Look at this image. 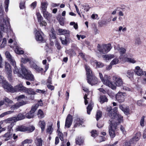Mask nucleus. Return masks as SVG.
Listing matches in <instances>:
<instances>
[{
    "instance_id": "nucleus-1",
    "label": "nucleus",
    "mask_w": 146,
    "mask_h": 146,
    "mask_svg": "<svg viewBox=\"0 0 146 146\" xmlns=\"http://www.w3.org/2000/svg\"><path fill=\"white\" fill-rule=\"evenodd\" d=\"M106 110L108 112V115L111 119H113L111 120L113 122H116L117 125H119L120 123L123 121V117L117 113V107H115L113 109L111 107H107Z\"/></svg>"
},
{
    "instance_id": "nucleus-2",
    "label": "nucleus",
    "mask_w": 146,
    "mask_h": 146,
    "mask_svg": "<svg viewBox=\"0 0 146 146\" xmlns=\"http://www.w3.org/2000/svg\"><path fill=\"white\" fill-rule=\"evenodd\" d=\"M99 77L101 81L104 84L108 86L113 90L116 89V87L111 80V77L107 75H105L104 77L103 76L102 74L100 73H99Z\"/></svg>"
},
{
    "instance_id": "nucleus-3",
    "label": "nucleus",
    "mask_w": 146,
    "mask_h": 146,
    "mask_svg": "<svg viewBox=\"0 0 146 146\" xmlns=\"http://www.w3.org/2000/svg\"><path fill=\"white\" fill-rule=\"evenodd\" d=\"M116 122H113L111 120H109V123L110 124V126L109 128V135L111 138H113L115 136V133L114 130L113 129V128L115 129L117 128V126L118 125H117Z\"/></svg>"
},
{
    "instance_id": "nucleus-4",
    "label": "nucleus",
    "mask_w": 146,
    "mask_h": 146,
    "mask_svg": "<svg viewBox=\"0 0 146 146\" xmlns=\"http://www.w3.org/2000/svg\"><path fill=\"white\" fill-rule=\"evenodd\" d=\"M11 31L10 25H3L2 23H1L0 24V41H1L3 38L2 32L8 33Z\"/></svg>"
},
{
    "instance_id": "nucleus-5",
    "label": "nucleus",
    "mask_w": 146,
    "mask_h": 146,
    "mask_svg": "<svg viewBox=\"0 0 146 146\" xmlns=\"http://www.w3.org/2000/svg\"><path fill=\"white\" fill-rule=\"evenodd\" d=\"M111 48V44H104L98 48L99 51L102 54H105L109 52Z\"/></svg>"
},
{
    "instance_id": "nucleus-6",
    "label": "nucleus",
    "mask_w": 146,
    "mask_h": 146,
    "mask_svg": "<svg viewBox=\"0 0 146 146\" xmlns=\"http://www.w3.org/2000/svg\"><path fill=\"white\" fill-rule=\"evenodd\" d=\"M126 94L121 92H119L115 95L116 100L119 103H121L125 101Z\"/></svg>"
},
{
    "instance_id": "nucleus-7",
    "label": "nucleus",
    "mask_w": 146,
    "mask_h": 146,
    "mask_svg": "<svg viewBox=\"0 0 146 146\" xmlns=\"http://www.w3.org/2000/svg\"><path fill=\"white\" fill-rule=\"evenodd\" d=\"M2 85L3 88L7 92H14V89L6 81L3 80L2 82Z\"/></svg>"
},
{
    "instance_id": "nucleus-8",
    "label": "nucleus",
    "mask_w": 146,
    "mask_h": 146,
    "mask_svg": "<svg viewBox=\"0 0 146 146\" xmlns=\"http://www.w3.org/2000/svg\"><path fill=\"white\" fill-rule=\"evenodd\" d=\"M35 36L37 41L42 42H45L44 35L41 31H37L35 34Z\"/></svg>"
},
{
    "instance_id": "nucleus-9",
    "label": "nucleus",
    "mask_w": 146,
    "mask_h": 146,
    "mask_svg": "<svg viewBox=\"0 0 146 146\" xmlns=\"http://www.w3.org/2000/svg\"><path fill=\"white\" fill-rule=\"evenodd\" d=\"M113 80L116 86H120L122 85L123 82L122 79L119 76H114L113 77Z\"/></svg>"
},
{
    "instance_id": "nucleus-10",
    "label": "nucleus",
    "mask_w": 146,
    "mask_h": 146,
    "mask_svg": "<svg viewBox=\"0 0 146 146\" xmlns=\"http://www.w3.org/2000/svg\"><path fill=\"white\" fill-rule=\"evenodd\" d=\"M88 82L90 84L93 85L98 82V79L94 75L88 76L87 78Z\"/></svg>"
},
{
    "instance_id": "nucleus-11",
    "label": "nucleus",
    "mask_w": 146,
    "mask_h": 146,
    "mask_svg": "<svg viewBox=\"0 0 146 146\" xmlns=\"http://www.w3.org/2000/svg\"><path fill=\"white\" fill-rule=\"evenodd\" d=\"M73 120L72 116L70 114H68L66 120L65 127L68 128H69L72 125Z\"/></svg>"
},
{
    "instance_id": "nucleus-12",
    "label": "nucleus",
    "mask_w": 146,
    "mask_h": 146,
    "mask_svg": "<svg viewBox=\"0 0 146 146\" xmlns=\"http://www.w3.org/2000/svg\"><path fill=\"white\" fill-rule=\"evenodd\" d=\"M36 15L38 19V22L40 25L41 26H46L47 25V23L45 21L43 20V18L41 16L40 14L39 13H36Z\"/></svg>"
},
{
    "instance_id": "nucleus-13",
    "label": "nucleus",
    "mask_w": 146,
    "mask_h": 146,
    "mask_svg": "<svg viewBox=\"0 0 146 146\" xmlns=\"http://www.w3.org/2000/svg\"><path fill=\"white\" fill-rule=\"evenodd\" d=\"M58 32L60 35H64L65 38H68L70 36V32L68 30L60 29L58 30Z\"/></svg>"
},
{
    "instance_id": "nucleus-14",
    "label": "nucleus",
    "mask_w": 146,
    "mask_h": 146,
    "mask_svg": "<svg viewBox=\"0 0 146 146\" xmlns=\"http://www.w3.org/2000/svg\"><path fill=\"white\" fill-rule=\"evenodd\" d=\"M5 72L8 75L9 77H11L12 71L10 64L7 62L5 63Z\"/></svg>"
},
{
    "instance_id": "nucleus-15",
    "label": "nucleus",
    "mask_w": 146,
    "mask_h": 146,
    "mask_svg": "<svg viewBox=\"0 0 146 146\" xmlns=\"http://www.w3.org/2000/svg\"><path fill=\"white\" fill-rule=\"evenodd\" d=\"M27 88L23 86L21 84L17 85L15 87L14 91L15 92L22 91L26 92Z\"/></svg>"
},
{
    "instance_id": "nucleus-16",
    "label": "nucleus",
    "mask_w": 146,
    "mask_h": 146,
    "mask_svg": "<svg viewBox=\"0 0 146 146\" xmlns=\"http://www.w3.org/2000/svg\"><path fill=\"white\" fill-rule=\"evenodd\" d=\"M30 66L31 67L35 69L37 71L39 72L42 71L43 70L42 68H40L37 66L34 61L30 60Z\"/></svg>"
},
{
    "instance_id": "nucleus-17",
    "label": "nucleus",
    "mask_w": 146,
    "mask_h": 146,
    "mask_svg": "<svg viewBox=\"0 0 146 146\" xmlns=\"http://www.w3.org/2000/svg\"><path fill=\"white\" fill-rule=\"evenodd\" d=\"M6 57L7 59L13 65H15V62L14 59V58L12 56L9 52L8 51H6L5 53Z\"/></svg>"
},
{
    "instance_id": "nucleus-18",
    "label": "nucleus",
    "mask_w": 146,
    "mask_h": 146,
    "mask_svg": "<svg viewBox=\"0 0 146 146\" xmlns=\"http://www.w3.org/2000/svg\"><path fill=\"white\" fill-rule=\"evenodd\" d=\"M27 103L26 102L22 101L17 103L15 104L12 106L11 108L12 109L15 110L19 108L20 106L25 105Z\"/></svg>"
},
{
    "instance_id": "nucleus-19",
    "label": "nucleus",
    "mask_w": 146,
    "mask_h": 146,
    "mask_svg": "<svg viewBox=\"0 0 146 146\" xmlns=\"http://www.w3.org/2000/svg\"><path fill=\"white\" fill-rule=\"evenodd\" d=\"M25 118V116L21 113H19L17 117H13L11 118V120L14 122H15L21 120Z\"/></svg>"
},
{
    "instance_id": "nucleus-20",
    "label": "nucleus",
    "mask_w": 146,
    "mask_h": 146,
    "mask_svg": "<svg viewBox=\"0 0 146 146\" xmlns=\"http://www.w3.org/2000/svg\"><path fill=\"white\" fill-rule=\"evenodd\" d=\"M114 48L115 50H117L119 51V53L121 55H122L123 54L125 53L126 50L123 47H120V45L118 44L117 46H115Z\"/></svg>"
},
{
    "instance_id": "nucleus-21",
    "label": "nucleus",
    "mask_w": 146,
    "mask_h": 146,
    "mask_svg": "<svg viewBox=\"0 0 146 146\" xmlns=\"http://www.w3.org/2000/svg\"><path fill=\"white\" fill-rule=\"evenodd\" d=\"M134 72L136 74L139 76L143 75L144 73L143 72L142 70L139 66H137L135 67Z\"/></svg>"
},
{
    "instance_id": "nucleus-22",
    "label": "nucleus",
    "mask_w": 146,
    "mask_h": 146,
    "mask_svg": "<svg viewBox=\"0 0 146 146\" xmlns=\"http://www.w3.org/2000/svg\"><path fill=\"white\" fill-rule=\"evenodd\" d=\"M91 63L92 64L94 65V64H95V65H96V67L98 68H102L104 66V64L100 62H98L96 60H91Z\"/></svg>"
},
{
    "instance_id": "nucleus-23",
    "label": "nucleus",
    "mask_w": 146,
    "mask_h": 146,
    "mask_svg": "<svg viewBox=\"0 0 146 146\" xmlns=\"http://www.w3.org/2000/svg\"><path fill=\"white\" fill-rule=\"evenodd\" d=\"M21 70L24 76L31 72L30 71L28 70L25 66H23L22 64H21Z\"/></svg>"
},
{
    "instance_id": "nucleus-24",
    "label": "nucleus",
    "mask_w": 146,
    "mask_h": 146,
    "mask_svg": "<svg viewBox=\"0 0 146 146\" xmlns=\"http://www.w3.org/2000/svg\"><path fill=\"white\" fill-rule=\"evenodd\" d=\"M85 68L86 71V75H87V78L88 76H90L94 75L92 73V71L90 69V68L86 65H85Z\"/></svg>"
},
{
    "instance_id": "nucleus-25",
    "label": "nucleus",
    "mask_w": 146,
    "mask_h": 146,
    "mask_svg": "<svg viewBox=\"0 0 146 146\" xmlns=\"http://www.w3.org/2000/svg\"><path fill=\"white\" fill-rule=\"evenodd\" d=\"M25 78L27 80L30 81H34L35 80L33 75L31 73V72L25 76Z\"/></svg>"
},
{
    "instance_id": "nucleus-26",
    "label": "nucleus",
    "mask_w": 146,
    "mask_h": 146,
    "mask_svg": "<svg viewBox=\"0 0 146 146\" xmlns=\"http://www.w3.org/2000/svg\"><path fill=\"white\" fill-rule=\"evenodd\" d=\"M26 126L21 125L17 126L15 129L16 131L24 132L26 131Z\"/></svg>"
},
{
    "instance_id": "nucleus-27",
    "label": "nucleus",
    "mask_w": 146,
    "mask_h": 146,
    "mask_svg": "<svg viewBox=\"0 0 146 146\" xmlns=\"http://www.w3.org/2000/svg\"><path fill=\"white\" fill-rule=\"evenodd\" d=\"M108 100L106 96L105 95H100L99 99V101L101 104L107 102Z\"/></svg>"
},
{
    "instance_id": "nucleus-28",
    "label": "nucleus",
    "mask_w": 146,
    "mask_h": 146,
    "mask_svg": "<svg viewBox=\"0 0 146 146\" xmlns=\"http://www.w3.org/2000/svg\"><path fill=\"white\" fill-rule=\"evenodd\" d=\"M114 57V55L111 54L103 55L102 56L103 58L106 61L111 60Z\"/></svg>"
},
{
    "instance_id": "nucleus-29",
    "label": "nucleus",
    "mask_w": 146,
    "mask_h": 146,
    "mask_svg": "<svg viewBox=\"0 0 146 146\" xmlns=\"http://www.w3.org/2000/svg\"><path fill=\"white\" fill-rule=\"evenodd\" d=\"M3 137L5 141H7L12 137V134L10 133H7L4 135Z\"/></svg>"
},
{
    "instance_id": "nucleus-30",
    "label": "nucleus",
    "mask_w": 146,
    "mask_h": 146,
    "mask_svg": "<svg viewBox=\"0 0 146 146\" xmlns=\"http://www.w3.org/2000/svg\"><path fill=\"white\" fill-rule=\"evenodd\" d=\"M76 124L74 125V127H76L78 125L79 126L80 125H82V124L83 121L82 119H80L79 118H78L76 120Z\"/></svg>"
},
{
    "instance_id": "nucleus-31",
    "label": "nucleus",
    "mask_w": 146,
    "mask_h": 146,
    "mask_svg": "<svg viewBox=\"0 0 146 146\" xmlns=\"http://www.w3.org/2000/svg\"><path fill=\"white\" fill-rule=\"evenodd\" d=\"M35 142L36 146H42V140L41 138H36Z\"/></svg>"
},
{
    "instance_id": "nucleus-32",
    "label": "nucleus",
    "mask_w": 146,
    "mask_h": 146,
    "mask_svg": "<svg viewBox=\"0 0 146 146\" xmlns=\"http://www.w3.org/2000/svg\"><path fill=\"white\" fill-rule=\"evenodd\" d=\"M39 124L41 129L42 131H44L46 125L45 121H40L39 122Z\"/></svg>"
},
{
    "instance_id": "nucleus-33",
    "label": "nucleus",
    "mask_w": 146,
    "mask_h": 146,
    "mask_svg": "<svg viewBox=\"0 0 146 146\" xmlns=\"http://www.w3.org/2000/svg\"><path fill=\"white\" fill-rule=\"evenodd\" d=\"M48 4L46 2H43L41 3V8L42 11H46L47 6Z\"/></svg>"
},
{
    "instance_id": "nucleus-34",
    "label": "nucleus",
    "mask_w": 146,
    "mask_h": 146,
    "mask_svg": "<svg viewBox=\"0 0 146 146\" xmlns=\"http://www.w3.org/2000/svg\"><path fill=\"white\" fill-rule=\"evenodd\" d=\"M14 66V69L13 70V72L15 74H17L18 76L19 77H22V76L21 75L19 72V70L17 68L16 66V64L15 65H13Z\"/></svg>"
},
{
    "instance_id": "nucleus-35",
    "label": "nucleus",
    "mask_w": 146,
    "mask_h": 146,
    "mask_svg": "<svg viewBox=\"0 0 146 146\" xmlns=\"http://www.w3.org/2000/svg\"><path fill=\"white\" fill-rule=\"evenodd\" d=\"M93 103L91 102L89 103V105L87 108V113L88 114H90V112L92 110L93 108Z\"/></svg>"
},
{
    "instance_id": "nucleus-36",
    "label": "nucleus",
    "mask_w": 146,
    "mask_h": 146,
    "mask_svg": "<svg viewBox=\"0 0 146 146\" xmlns=\"http://www.w3.org/2000/svg\"><path fill=\"white\" fill-rule=\"evenodd\" d=\"M27 92L30 95H34L36 94V92H35L31 88H27L26 92Z\"/></svg>"
},
{
    "instance_id": "nucleus-37",
    "label": "nucleus",
    "mask_w": 146,
    "mask_h": 146,
    "mask_svg": "<svg viewBox=\"0 0 146 146\" xmlns=\"http://www.w3.org/2000/svg\"><path fill=\"white\" fill-rule=\"evenodd\" d=\"M37 115L38 117L40 118H43L44 116V114L43 111L40 109H39L38 111Z\"/></svg>"
},
{
    "instance_id": "nucleus-38",
    "label": "nucleus",
    "mask_w": 146,
    "mask_h": 146,
    "mask_svg": "<svg viewBox=\"0 0 146 146\" xmlns=\"http://www.w3.org/2000/svg\"><path fill=\"white\" fill-rule=\"evenodd\" d=\"M76 142L77 144L80 145L83 144L84 140L81 137H78L76 139Z\"/></svg>"
},
{
    "instance_id": "nucleus-39",
    "label": "nucleus",
    "mask_w": 146,
    "mask_h": 146,
    "mask_svg": "<svg viewBox=\"0 0 146 146\" xmlns=\"http://www.w3.org/2000/svg\"><path fill=\"white\" fill-rule=\"evenodd\" d=\"M16 49L15 50V52L18 54H23L24 53V51L19 48L18 46H16Z\"/></svg>"
},
{
    "instance_id": "nucleus-40",
    "label": "nucleus",
    "mask_w": 146,
    "mask_h": 146,
    "mask_svg": "<svg viewBox=\"0 0 146 146\" xmlns=\"http://www.w3.org/2000/svg\"><path fill=\"white\" fill-rule=\"evenodd\" d=\"M102 115V113L101 111H98L96 115V117L97 120H98L101 118Z\"/></svg>"
},
{
    "instance_id": "nucleus-41",
    "label": "nucleus",
    "mask_w": 146,
    "mask_h": 146,
    "mask_svg": "<svg viewBox=\"0 0 146 146\" xmlns=\"http://www.w3.org/2000/svg\"><path fill=\"white\" fill-rule=\"evenodd\" d=\"M26 131L29 132H32L35 129V127L33 126H31L28 127H26Z\"/></svg>"
},
{
    "instance_id": "nucleus-42",
    "label": "nucleus",
    "mask_w": 146,
    "mask_h": 146,
    "mask_svg": "<svg viewBox=\"0 0 146 146\" xmlns=\"http://www.w3.org/2000/svg\"><path fill=\"white\" fill-rule=\"evenodd\" d=\"M38 108V105L35 104L34 106H32L30 112L34 114L36 110Z\"/></svg>"
},
{
    "instance_id": "nucleus-43",
    "label": "nucleus",
    "mask_w": 146,
    "mask_h": 146,
    "mask_svg": "<svg viewBox=\"0 0 146 146\" xmlns=\"http://www.w3.org/2000/svg\"><path fill=\"white\" fill-rule=\"evenodd\" d=\"M9 0H5V11L6 12H7L8 11V8L9 4Z\"/></svg>"
},
{
    "instance_id": "nucleus-44",
    "label": "nucleus",
    "mask_w": 146,
    "mask_h": 146,
    "mask_svg": "<svg viewBox=\"0 0 146 146\" xmlns=\"http://www.w3.org/2000/svg\"><path fill=\"white\" fill-rule=\"evenodd\" d=\"M6 44V40L5 38H3L2 44L0 45L1 48H4Z\"/></svg>"
},
{
    "instance_id": "nucleus-45",
    "label": "nucleus",
    "mask_w": 146,
    "mask_h": 146,
    "mask_svg": "<svg viewBox=\"0 0 146 146\" xmlns=\"http://www.w3.org/2000/svg\"><path fill=\"white\" fill-rule=\"evenodd\" d=\"M26 116L27 118L28 119L33 118L34 116V114L30 112L26 114Z\"/></svg>"
},
{
    "instance_id": "nucleus-46",
    "label": "nucleus",
    "mask_w": 146,
    "mask_h": 146,
    "mask_svg": "<svg viewBox=\"0 0 146 146\" xmlns=\"http://www.w3.org/2000/svg\"><path fill=\"white\" fill-rule=\"evenodd\" d=\"M119 62V60L118 58H115L111 62V65H113L117 64Z\"/></svg>"
},
{
    "instance_id": "nucleus-47",
    "label": "nucleus",
    "mask_w": 146,
    "mask_h": 146,
    "mask_svg": "<svg viewBox=\"0 0 146 146\" xmlns=\"http://www.w3.org/2000/svg\"><path fill=\"white\" fill-rule=\"evenodd\" d=\"M126 61L132 63H134L136 62V61L134 59L128 58H126Z\"/></svg>"
},
{
    "instance_id": "nucleus-48",
    "label": "nucleus",
    "mask_w": 146,
    "mask_h": 146,
    "mask_svg": "<svg viewBox=\"0 0 146 146\" xmlns=\"http://www.w3.org/2000/svg\"><path fill=\"white\" fill-rule=\"evenodd\" d=\"M30 61V59L27 58H22L21 59V62L24 63H26L29 61Z\"/></svg>"
},
{
    "instance_id": "nucleus-49",
    "label": "nucleus",
    "mask_w": 146,
    "mask_h": 146,
    "mask_svg": "<svg viewBox=\"0 0 146 146\" xmlns=\"http://www.w3.org/2000/svg\"><path fill=\"white\" fill-rule=\"evenodd\" d=\"M32 141V140L27 139L23 141L21 143L23 145L26 143H31Z\"/></svg>"
},
{
    "instance_id": "nucleus-50",
    "label": "nucleus",
    "mask_w": 146,
    "mask_h": 146,
    "mask_svg": "<svg viewBox=\"0 0 146 146\" xmlns=\"http://www.w3.org/2000/svg\"><path fill=\"white\" fill-rule=\"evenodd\" d=\"M3 99V101H4V102L5 101L8 104H11L13 102L12 100H10L7 98H4Z\"/></svg>"
},
{
    "instance_id": "nucleus-51",
    "label": "nucleus",
    "mask_w": 146,
    "mask_h": 146,
    "mask_svg": "<svg viewBox=\"0 0 146 146\" xmlns=\"http://www.w3.org/2000/svg\"><path fill=\"white\" fill-rule=\"evenodd\" d=\"M53 130L52 125H49L48 127L47 131V132L49 133L50 134H51Z\"/></svg>"
},
{
    "instance_id": "nucleus-52",
    "label": "nucleus",
    "mask_w": 146,
    "mask_h": 146,
    "mask_svg": "<svg viewBox=\"0 0 146 146\" xmlns=\"http://www.w3.org/2000/svg\"><path fill=\"white\" fill-rule=\"evenodd\" d=\"M124 113L126 115H128L129 113V107L125 108L123 111Z\"/></svg>"
},
{
    "instance_id": "nucleus-53",
    "label": "nucleus",
    "mask_w": 146,
    "mask_h": 146,
    "mask_svg": "<svg viewBox=\"0 0 146 146\" xmlns=\"http://www.w3.org/2000/svg\"><path fill=\"white\" fill-rule=\"evenodd\" d=\"M43 12L44 16L45 17L47 18L51 16V15L50 13L46 12V11H43Z\"/></svg>"
},
{
    "instance_id": "nucleus-54",
    "label": "nucleus",
    "mask_w": 146,
    "mask_h": 146,
    "mask_svg": "<svg viewBox=\"0 0 146 146\" xmlns=\"http://www.w3.org/2000/svg\"><path fill=\"white\" fill-rule=\"evenodd\" d=\"M140 134L137 133L136 134V135L133 138V141H138L140 138Z\"/></svg>"
},
{
    "instance_id": "nucleus-55",
    "label": "nucleus",
    "mask_w": 146,
    "mask_h": 146,
    "mask_svg": "<svg viewBox=\"0 0 146 146\" xmlns=\"http://www.w3.org/2000/svg\"><path fill=\"white\" fill-rule=\"evenodd\" d=\"M58 136L60 139L61 141H64L63 135L61 132L60 131L59 132Z\"/></svg>"
},
{
    "instance_id": "nucleus-56",
    "label": "nucleus",
    "mask_w": 146,
    "mask_h": 146,
    "mask_svg": "<svg viewBox=\"0 0 146 146\" xmlns=\"http://www.w3.org/2000/svg\"><path fill=\"white\" fill-rule=\"evenodd\" d=\"M92 134V136L93 137H94L97 136L98 133L97 132L96 130H93L91 132Z\"/></svg>"
},
{
    "instance_id": "nucleus-57",
    "label": "nucleus",
    "mask_w": 146,
    "mask_h": 146,
    "mask_svg": "<svg viewBox=\"0 0 146 146\" xmlns=\"http://www.w3.org/2000/svg\"><path fill=\"white\" fill-rule=\"evenodd\" d=\"M144 117L143 116L141 117L140 121V125L142 127H143L144 126Z\"/></svg>"
},
{
    "instance_id": "nucleus-58",
    "label": "nucleus",
    "mask_w": 146,
    "mask_h": 146,
    "mask_svg": "<svg viewBox=\"0 0 146 146\" xmlns=\"http://www.w3.org/2000/svg\"><path fill=\"white\" fill-rule=\"evenodd\" d=\"M83 7L84 8V10L86 11H88L90 8V7L87 5H84Z\"/></svg>"
},
{
    "instance_id": "nucleus-59",
    "label": "nucleus",
    "mask_w": 146,
    "mask_h": 146,
    "mask_svg": "<svg viewBox=\"0 0 146 146\" xmlns=\"http://www.w3.org/2000/svg\"><path fill=\"white\" fill-rule=\"evenodd\" d=\"M25 2L23 1L21 2L20 4V8L21 9H23L25 8Z\"/></svg>"
},
{
    "instance_id": "nucleus-60",
    "label": "nucleus",
    "mask_w": 146,
    "mask_h": 146,
    "mask_svg": "<svg viewBox=\"0 0 146 146\" xmlns=\"http://www.w3.org/2000/svg\"><path fill=\"white\" fill-rule=\"evenodd\" d=\"M84 102L85 105H86L87 104H88L89 100H88V98L87 97V95L86 94L84 97Z\"/></svg>"
},
{
    "instance_id": "nucleus-61",
    "label": "nucleus",
    "mask_w": 146,
    "mask_h": 146,
    "mask_svg": "<svg viewBox=\"0 0 146 146\" xmlns=\"http://www.w3.org/2000/svg\"><path fill=\"white\" fill-rule=\"evenodd\" d=\"M135 43L136 44L139 45L141 43V41L139 38H137L135 40Z\"/></svg>"
},
{
    "instance_id": "nucleus-62",
    "label": "nucleus",
    "mask_w": 146,
    "mask_h": 146,
    "mask_svg": "<svg viewBox=\"0 0 146 146\" xmlns=\"http://www.w3.org/2000/svg\"><path fill=\"white\" fill-rule=\"evenodd\" d=\"M25 96L24 95H22L17 97L16 98L17 99V100H19L25 98Z\"/></svg>"
},
{
    "instance_id": "nucleus-63",
    "label": "nucleus",
    "mask_w": 146,
    "mask_h": 146,
    "mask_svg": "<svg viewBox=\"0 0 146 146\" xmlns=\"http://www.w3.org/2000/svg\"><path fill=\"white\" fill-rule=\"evenodd\" d=\"M36 92L44 94L46 91L44 90L37 89L36 90Z\"/></svg>"
},
{
    "instance_id": "nucleus-64",
    "label": "nucleus",
    "mask_w": 146,
    "mask_h": 146,
    "mask_svg": "<svg viewBox=\"0 0 146 146\" xmlns=\"http://www.w3.org/2000/svg\"><path fill=\"white\" fill-rule=\"evenodd\" d=\"M47 87L48 89L51 90H53L54 88V86L51 85L50 84H48Z\"/></svg>"
}]
</instances>
